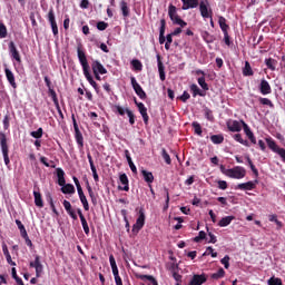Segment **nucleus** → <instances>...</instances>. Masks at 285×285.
<instances>
[{"mask_svg":"<svg viewBox=\"0 0 285 285\" xmlns=\"http://www.w3.org/2000/svg\"><path fill=\"white\" fill-rule=\"evenodd\" d=\"M199 11L203 19H212L213 9L210 8V2H208V0L199 2Z\"/></svg>","mask_w":285,"mask_h":285,"instance_id":"obj_7","label":"nucleus"},{"mask_svg":"<svg viewBox=\"0 0 285 285\" xmlns=\"http://www.w3.org/2000/svg\"><path fill=\"white\" fill-rule=\"evenodd\" d=\"M257 188V180L242 183L236 186V190H255Z\"/></svg>","mask_w":285,"mask_h":285,"instance_id":"obj_19","label":"nucleus"},{"mask_svg":"<svg viewBox=\"0 0 285 285\" xmlns=\"http://www.w3.org/2000/svg\"><path fill=\"white\" fill-rule=\"evenodd\" d=\"M3 129L9 130L10 128V114H7L2 120Z\"/></svg>","mask_w":285,"mask_h":285,"instance_id":"obj_57","label":"nucleus"},{"mask_svg":"<svg viewBox=\"0 0 285 285\" xmlns=\"http://www.w3.org/2000/svg\"><path fill=\"white\" fill-rule=\"evenodd\" d=\"M265 65L268 68V70H272V72H275V70H277V60L273 58L265 59Z\"/></svg>","mask_w":285,"mask_h":285,"instance_id":"obj_34","label":"nucleus"},{"mask_svg":"<svg viewBox=\"0 0 285 285\" xmlns=\"http://www.w3.org/2000/svg\"><path fill=\"white\" fill-rule=\"evenodd\" d=\"M217 184L219 190H226L228 188V183L226 180H218Z\"/></svg>","mask_w":285,"mask_h":285,"instance_id":"obj_62","label":"nucleus"},{"mask_svg":"<svg viewBox=\"0 0 285 285\" xmlns=\"http://www.w3.org/2000/svg\"><path fill=\"white\" fill-rule=\"evenodd\" d=\"M198 85L200 86V88H203V90H209L208 83H206V77L204 76L199 77Z\"/></svg>","mask_w":285,"mask_h":285,"instance_id":"obj_52","label":"nucleus"},{"mask_svg":"<svg viewBox=\"0 0 285 285\" xmlns=\"http://www.w3.org/2000/svg\"><path fill=\"white\" fill-rule=\"evenodd\" d=\"M220 170L223 175H226V177H230V179H244V177H246V169L242 166L226 169L224 165H222Z\"/></svg>","mask_w":285,"mask_h":285,"instance_id":"obj_3","label":"nucleus"},{"mask_svg":"<svg viewBox=\"0 0 285 285\" xmlns=\"http://www.w3.org/2000/svg\"><path fill=\"white\" fill-rule=\"evenodd\" d=\"M157 61H158V71L160 81H166V71L164 67V62H161V56L157 55Z\"/></svg>","mask_w":285,"mask_h":285,"instance_id":"obj_30","label":"nucleus"},{"mask_svg":"<svg viewBox=\"0 0 285 285\" xmlns=\"http://www.w3.org/2000/svg\"><path fill=\"white\" fill-rule=\"evenodd\" d=\"M106 28H108V23H107V22L99 21V22L97 23V29H98V30L104 31V30H106Z\"/></svg>","mask_w":285,"mask_h":285,"instance_id":"obj_64","label":"nucleus"},{"mask_svg":"<svg viewBox=\"0 0 285 285\" xmlns=\"http://www.w3.org/2000/svg\"><path fill=\"white\" fill-rule=\"evenodd\" d=\"M266 144H267L268 148L271 150H273V153L278 154L279 150H282V147L277 146V142H275V140H273V138H266Z\"/></svg>","mask_w":285,"mask_h":285,"instance_id":"obj_32","label":"nucleus"},{"mask_svg":"<svg viewBox=\"0 0 285 285\" xmlns=\"http://www.w3.org/2000/svg\"><path fill=\"white\" fill-rule=\"evenodd\" d=\"M48 21L51 26L53 36L57 37L59 35V27L57 26V20L55 19V10L50 9L48 12Z\"/></svg>","mask_w":285,"mask_h":285,"instance_id":"obj_13","label":"nucleus"},{"mask_svg":"<svg viewBox=\"0 0 285 285\" xmlns=\"http://www.w3.org/2000/svg\"><path fill=\"white\" fill-rule=\"evenodd\" d=\"M202 239H206V232L200 230L198 236H196L194 238V242H196V244H199V242H202Z\"/></svg>","mask_w":285,"mask_h":285,"instance_id":"obj_60","label":"nucleus"},{"mask_svg":"<svg viewBox=\"0 0 285 285\" xmlns=\"http://www.w3.org/2000/svg\"><path fill=\"white\" fill-rule=\"evenodd\" d=\"M161 157L165 160V164H167V166H170V164H173V160L170 159V155L168 154V151H166V148L161 149Z\"/></svg>","mask_w":285,"mask_h":285,"instance_id":"obj_43","label":"nucleus"},{"mask_svg":"<svg viewBox=\"0 0 285 285\" xmlns=\"http://www.w3.org/2000/svg\"><path fill=\"white\" fill-rule=\"evenodd\" d=\"M62 206L65 208V210L67 212V214L69 215V217H71V219H73L75 222H77L78 217H77V210H75L72 208V205L70 204V202L68 200H63L62 202Z\"/></svg>","mask_w":285,"mask_h":285,"instance_id":"obj_17","label":"nucleus"},{"mask_svg":"<svg viewBox=\"0 0 285 285\" xmlns=\"http://www.w3.org/2000/svg\"><path fill=\"white\" fill-rule=\"evenodd\" d=\"M16 225L18 226V229L20 230L21 237L28 235V232L26 230V226H23V223H21V220L16 219Z\"/></svg>","mask_w":285,"mask_h":285,"instance_id":"obj_46","label":"nucleus"},{"mask_svg":"<svg viewBox=\"0 0 285 285\" xmlns=\"http://www.w3.org/2000/svg\"><path fill=\"white\" fill-rule=\"evenodd\" d=\"M8 37V28L3 22H0V39H6Z\"/></svg>","mask_w":285,"mask_h":285,"instance_id":"obj_48","label":"nucleus"},{"mask_svg":"<svg viewBox=\"0 0 285 285\" xmlns=\"http://www.w3.org/2000/svg\"><path fill=\"white\" fill-rule=\"evenodd\" d=\"M126 115L129 118L130 126H135V114L132 112V110L126 108Z\"/></svg>","mask_w":285,"mask_h":285,"instance_id":"obj_53","label":"nucleus"},{"mask_svg":"<svg viewBox=\"0 0 285 285\" xmlns=\"http://www.w3.org/2000/svg\"><path fill=\"white\" fill-rule=\"evenodd\" d=\"M87 158L91 168V173L94 175V180L99 181V174H97V167L95 166V160H92V155L90 153L87 154Z\"/></svg>","mask_w":285,"mask_h":285,"instance_id":"obj_26","label":"nucleus"},{"mask_svg":"<svg viewBox=\"0 0 285 285\" xmlns=\"http://www.w3.org/2000/svg\"><path fill=\"white\" fill-rule=\"evenodd\" d=\"M134 101H135V104H136V106H137V108H138V110H139V112L142 117V121H144L145 126H148V119H149L148 108H146V105H144V102H138L137 98H135Z\"/></svg>","mask_w":285,"mask_h":285,"instance_id":"obj_11","label":"nucleus"},{"mask_svg":"<svg viewBox=\"0 0 285 285\" xmlns=\"http://www.w3.org/2000/svg\"><path fill=\"white\" fill-rule=\"evenodd\" d=\"M168 14H169V19L173 21L175 26H180V28H186V26H188V23L184 21L179 17V14H177V7L170 4L168 8Z\"/></svg>","mask_w":285,"mask_h":285,"instance_id":"obj_5","label":"nucleus"},{"mask_svg":"<svg viewBox=\"0 0 285 285\" xmlns=\"http://www.w3.org/2000/svg\"><path fill=\"white\" fill-rule=\"evenodd\" d=\"M233 220H235V216H226V217H223V218L218 222V226H220V228H226V226H230V224L233 223Z\"/></svg>","mask_w":285,"mask_h":285,"instance_id":"obj_31","label":"nucleus"},{"mask_svg":"<svg viewBox=\"0 0 285 285\" xmlns=\"http://www.w3.org/2000/svg\"><path fill=\"white\" fill-rule=\"evenodd\" d=\"M30 135L33 139H41V137H43V128L40 127L37 131H31Z\"/></svg>","mask_w":285,"mask_h":285,"instance_id":"obj_49","label":"nucleus"},{"mask_svg":"<svg viewBox=\"0 0 285 285\" xmlns=\"http://www.w3.org/2000/svg\"><path fill=\"white\" fill-rule=\"evenodd\" d=\"M40 161L46 166L47 168H57L55 165V161H50L52 165L48 163V158L46 156L40 157Z\"/></svg>","mask_w":285,"mask_h":285,"instance_id":"obj_51","label":"nucleus"},{"mask_svg":"<svg viewBox=\"0 0 285 285\" xmlns=\"http://www.w3.org/2000/svg\"><path fill=\"white\" fill-rule=\"evenodd\" d=\"M218 24L223 33H226L228 30H230V27L228 23H226V18H224V16L218 17Z\"/></svg>","mask_w":285,"mask_h":285,"instance_id":"obj_33","label":"nucleus"},{"mask_svg":"<svg viewBox=\"0 0 285 285\" xmlns=\"http://www.w3.org/2000/svg\"><path fill=\"white\" fill-rule=\"evenodd\" d=\"M191 126L194 128L195 134L198 135L199 137H202V132H203L202 131V125H199V122H197V121H194L191 124Z\"/></svg>","mask_w":285,"mask_h":285,"instance_id":"obj_54","label":"nucleus"},{"mask_svg":"<svg viewBox=\"0 0 285 285\" xmlns=\"http://www.w3.org/2000/svg\"><path fill=\"white\" fill-rule=\"evenodd\" d=\"M73 184H76V188L78 190V197L81 204H88V198H86V194H83V188H81V183H79V178L77 176L72 177Z\"/></svg>","mask_w":285,"mask_h":285,"instance_id":"obj_12","label":"nucleus"},{"mask_svg":"<svg viewBox=\"0 0 285 285\" xmlns=\"http://www.w3.org/2000/svg\"><path fill=\"white\" fill-rule=\"evenodd\" d=\"M77 214L80 217V222H81L85 234L90 235V227L88 226V220H86V216H83V212H81V208L77 209Z\"/></svg>","mask_w":285,"mask_h":285,"instance_id":"obj_22","label":"nucleus"},{"mask_svg":"<svg viewBox=\"0 0 285 285\" xmlns=\"http://www.w3.org/2000/svg\"><path fill=\"white\" fill-rule=\"evenodd\" d=\"M240 124H242L243 130H244L246 137H248L249 141H252L253 144H257V138H255V134H253L248 124H246V121H244V120H242Z\"/></svg>","mask_w":285,"mask_h":285,"instance_id":"obj_18","label":"nucleus"},{"mask_svg":"<svg viewBox=\"0 0 285 285\" xmlns=\"http://www.w3.org/2000/svg\"><path fill=\"white\" fill-rule=\"evenodd\" d=\"M190 90L193 92V97H197V95L199 97H205V94H203L202 89H199V87L195 83L190 86Z\"/></svg>","mask_w":285,"mask_h":285,"instance_id":"obj_42","label":"nucleus"},{"mask_svg":"<svg viewBox=\"0 0 285 285\" xmlns=\"http://www.w3.org/2000/svg\"><path fill=\"white\" fill-rule=\"evenodd\" d=\"M131 86L136 92V95L139 97V99H146L147 95L146 91H144V88H141V85L137 82V79L135 77H131Z\"/></svg>","mask_w":285,"mask_h":285,"instance_id":"obj_10","label":"nucleus"},{"mask_svg":"<svg viewBox=\"0 0 285 285\" xmlns=\"http://www.w3.org/2000/svg\"><path fill=\"white\" fill-rule=\"evenodd\" d=\"M225 275H226V271H224V268H219L218 271H217V273H214V274H212V279H222V277H225Z\"/></svg>","mask_w":285,"mask_h":285,"instance_id":"obj_44","label":"nucleus"},{"mask_svg":"<svg viewBox=\"0 0 285 285\" xmlns=\"http://www.w3.org/2000/svg\"><path fill=\"white\" fill-rule=\"evenodd\" d=\"M91 70L94 73L107 75L108 70L104 68V65L99 60H94L91 63Z\"/></svg>","mask_w":285,"mask_h":285,"instance_id":"obj_15","label":"nucleus"},{"mask_svg":"<svg viewBox=\"0 0 285 285\" xmlns=\"http://www.w3.org/2000/svg\"><path fill=\"white\" fill-rule=\"evenodd\" d=\"M48 92H49V97H51L55 106H58L59 98H57V91H55V89H49Z\"/></svg>","mask_w":285,"mask_h":285,"instance_id":"obj_50","label":"nucleus"},{"mask_svg":"<svg viewBox=\"0 0 285 285\" xmlns=\"http://www.w3.org/2000/svg\"><path fill=\"white\" fill-rule=\"evenodd\" d=\"M268 285H283L282 278L273 276L268 279Z\"/></svg>","mask_w":285,"mask_h":285,"instance_id":"obj_58","label":"nucleus"},{"mask_svg":"<svg viewBox=\"0 0 285 285\" xmlns=\"http://www.w3.org/2000/svg\"><path fill=\"white\" fill-rule=\"evenodd\" d=\"M2 253L10 266H17V263L12 261V256L10 255V250H8V245L6 243H2Z\"/></svg>","mask_w":285,"mask_h":285,"instance_id":"obj_29","label":"nucleus"},{"mask_svg":"<svg viewBox=\"0 0 285 285\" xmlns=\"http://www.w3.org/2000/svg\"><path fill=\"white\" fill-rule=\"evenodd\" d=\"M210 141H213L216 145L224 144V135H222V134L212 135L210 136Z\"/></svg>","mask_w":285,"mask_h":285,"instance_id":"obj_41","label":"nucleus"},{"mask_svg":"<svg viewBox=\"0 0 285 285\" xmlns=\"http://www.w3.org/2000/svg\"><path fill=\"white\" fill-rule=\"evenodd\" d=\"M119 181L122 184V187L119 185L118 190H125V193H128V190H130L128 176L126 174H120Z\"/></svg>","mask_w":285,"mask_h":285,"instance_id":"obj_20","label":"nucleus"},{"mask_svg":"<svg viewBox=\"0 0 285 285\" xmlns=\"http://www.w3.org/2000/svg\"><path fill=\"white\" fill-rule=\"evenodd\" d=\"M204 255H210L212 257H217V252H215V249H213V247H207L206 248V253Z\"/></svg>","mask_w":285,"mask_h":285,"instance_id":"obj_63","label":"nucleus"},{"mask_svg":"<svg viewBox=\"0 0 285 285\" xmlns=\"http://www.w3.org/2000/svg\"><path fill=\"white\" fill-rule=\"evenodd\" d=\"M234 139L235 141H238V144H242L243 146H246V147L250 146L248 140H245L244 138H242V134H235Z\"/></svg>","mask_w":285,"mask_h":285,"instance_id":"obj_45","label":"nucleus"},{"mask_svg":"<svg viewBox=\"0 0 285 285\" xmlns=\"http://www.w3.org/2000/svg\"><path fill=\"white\" fill-rule=\"evenodd\" d=\"M30 268L36 269V277L43 275V264H41V256L36 255L35 261L29 263Z\"/></svg>","mask_w":285,"mask_h":285,"instance_id":"obj_9","label":"nucleus"},{"mask_svg":"<svg viewBox=\"0 0 285 285\" xmlns=\"http://www.w3.org/2000/svg\"><path fill=\"white\" fill-rule=\"evenodd\" d=\"M0 146L2 150V157L4 159V165L10 166V149L8 147V137L6 136V134H3V131H0Z\"/></svg>","mask_w":285,"mask_h":285,"instance_id":"obj_4","label":"nucleus"},{"mask_svg":"<svg viewBox=\"0 0 285 285\" xmlns=\"http://www.w3.org/2000/svg\"><path fill=\"white\" fill-rule=\"evenodd\" d=\"M73 130H75V139L79 146V148H83V135L81 130H79V125L77 124V118H75V114L71 115Z\"/></svg>","mask_w":285,"mask_h":285,"instance_id":"obj_8","label":"nucleus"},{"mask_svg":"<svg viewBox=\"0 0 285 285\" xmlns=\"http://www.w3.org/2000/svg\"><path fill=\"white\" fill-rule=\"evenodd\" d=\"M227 128L230 132H242V128H244V126L242 125V121L232 120L227 122Z\"/></svg>","mask_w":285,"mask_h":285,"instance_id":"obj_21","label":"nucleus"},{"mask_svg":"<svg viewBox=\"0 0 285 285\" xmlns=\"http://www.w3.org/2000/svg\"><path fill=\"white\" fill-rule=\"evenodd\" d=\"M57 177H58V184L61 187V193L63 195H75V185L72 184H66V173L61 168H57Z\"/></svg>","mask_w":285,"mask_h":285,"instance_id":"obj_2","label":"nucleus"},{"mask_svg":"<svg viewBox=\"0 0 285 285\" xmlns=\"http://www.w3.org/2000/svg\"><path fill=\"white\" fill-rule=\"evenodd\" d=\"M9 52L17 63H21V53H19V50L13 41L9 42Z\"/></svg>","mask_w":285,"mask_h":285,"instance_id":"obj_14","label":"nucleus"},{"mask_svg":"<svg viewBox=\"0 0 285 285\" xmlns=\"http://www.w3.org/2000/svg\"><path fill=\"white\" fill-rule=\"evenodd\" d=\"M247 164L252 170V173L255 175V177H259V170H257V167L253 164V160L250 159V156L246 157Z\"/></svg>","mask_w":285,"mask_h":285,"instance_id":"obj_40","label":"nucleus"},{"mask_svg":"<svg viewBox=\"0 0 285 285\" xmlns=\"http://www.w3.org/2000/svg\"><path fill=\"white\" fill-rule=\"evenodd\" d=\"M259 91L263 95H271L273 92V89L271 88V83H268L266 81V79H262L261 80V85H259Z\"/></svg>","mask_w":285,"mask_h":285,"instance_id":"obj_25","label":"nucleus"},{"mask_svg":"<svg viewBox=\"0 0 285 285\" xmlns=\"http://www.w3.org/2000/svg\"><path fill=\"white\" fill-rule=\"evenodd\" d=\"M183 7L181 10H190L199 6V0H181Z\"/></svg>","mask_w":285,"mask_h":285,"instance_id":"obj_27","label":"nucleus"},{"mask_svg":"<svg viewBox=\"0 0 285 285\" xmlns=\"http://www.w3.org/2000/svg\"><path fill=\"white\" fill-rule=\"evenodd\" d=\"M77 55H78L79 63L80 66H82V72L87 81L90 83V86H92L96 92H99V85H97V81H95V79L92 78V75H90V65H88V58L86 57V51H83V46L78 45Z\"/></svg>","mask_w":285,"mask_h":285,"instance_id":"obj_1","label":"nucleus"},{"mask_svg":"<svg viewBox=\"0 0 285 285\" xmlns=\"http://www.w3.org/2000/svg\"><path fill=\"white\" fill-rule=\"evenodd\" d=\"M141 175L147 184H153V181H155V176L153 175V173L142 169Z\"/></svg>","mask_w":285,"mask_h":285,"instance_id":"obj_36","label":"nucleus"},{"mask_svg":"<svg viewBox=\"0 0 285 285\" xmlns=\"http://www.w3.org/2000/svg\"><path fill=\"white\" fill-rule=\"evenodd\" d=\"M137 279H141L142 282H149L148 285H159L157 279L153 275L138 274L136 275Z\"/></svg>","mask_w":285,"mask_h":285,"instance_id":"obj_23","label":"nucleus"},{"mask_svg":"<svg viewBox=\"0 0 285 285\" xmlns=\"http://www.w3.org/2000/svg\"><path fill=\"white\" fill-rule=\"evenodd\" d=\"M202 37L207 43H213V36L208 31H203Z\"/></svg>","mask_w":285,"mask_h":285,"instance_id":"obj_56","label":"nucleus"},{"mask_svg":"<svg viewBox=\"0 0 285 285\" xmlns=\"http://www.w3.org/2000/svg\"><path fill=\"white\" fill-rule=\"evenodd\" d=\"M258 101L259 104H262V106H268L269 108H275V105L268 98H259Z\"/></svg>","mask_w":285,"mask_h":285,"instance_id":"obj_47","label":"nucleus"},{"mask_svg":"<svg viewBox=\"0 0 285 285\" xmlns=\"http://www.w3.org/2000/svg\"><path fill=\"white\" fill-rule=\"evenodd\" d=\"M230 256L226 255L224 258L220 259V264L225 266V268L230 267Z\"/></svg>","mask_w":285,"mask_h":285,"instance_id":"obj_61","label":"nucleus"},{"mask_svg":"<svg viewBox=\"0 0 285 285\" xmlns=\"http://www.w3.org/2000/svg\"><path fill=\"white\" fill-rule=\"evenodd\" d=\"M109 264L111 266L112 275L119 273V268L117 267V261H115V256L112 254L109 256Z\"/></svg>","mask_w":285,"mask_h":285,"instance_id":"obj_39","label":"nucleus"},{"mask_svg":"<svg viewBox=\"0 0 285 285\" xmlns=\"http://www.w3.org/2000/svg\"><path fill=\"white\" fill-rule=\"evenodd\" d=\"M166 20H160V29H159V43L160 46L166 43Z\"/></svg>","mask_w":285,"mask_h":285,"instance_id":"obj_24","label":"nucleus"},{"mask_svg":"<svg viewBox=\"0 0 285 285\" xmlns=\"http://www.w3.org/2000/svg\"><path fill=\"white\" fill-rule=\"evenodd\" d=\"M120 10L122 12V17H130V8L128 7V2H126L125 0L120 2Z\"/></svg>","mask_w":285,"mask_h":285,"instance_id":"obj_37","label":"nucleus"},{"mask_svg":"<svg viewBox=\"0 0 285 285\" xmlns=\"http://www.w3.org/2000/svg\"><path fill=\"white\" fill-rule=\"evenodd\" d=\"M4 75L7 77L8 82L12 88H17V81L14 80V73L8 67L4 68Z\"/></svg>","mask_w":285,"mask_h":285,"instance_id":"obj_28","label":"nucleus"},{"mask_svg":"<svg viewBox=\"0 0 285 285\" xmlns=\"http://www.w3.org/2000/svg\"><path fill=\"white\" fill-rule=\"evenodd\" d=\"M146 224V213L144 212V207H141L138 212V218L136 219V224L132 226V233H139L144 228Z\"/></svg>","mask_w":285,"mask_h":285,"instance_id":"obj_6","label":"nucleus"},{"mask_svg":"<svg viewBox=\"0 0 285 285\" xmlns=\"http://www.w3.org/2000/svg\"><path fill=\"white\" fill-rule=\"evenodd\" d=\"M114 112H118V115H120V117H124V115H126V109H124L119 105H115L114 106Z\"/></svg>","mask_w":285,"mask_h":285,"instance_id":"obj_59","label":"nucleus"},{"mask_svg":"<svg viewBox=\"0 0 285 285\" xmlns=\"http://www.w3.org/2000/svg\"><path fill=\"white\" fill-rule=\"evenodd\" d=\"M244 77H253V67H250V62L245 61V67L243 69Z\"/></svg>","mask_w":285,"mask_h":285,"instance_id":"obj_38","label":"nucleus"},{"mask_svg":"<svg viewBox=\"0 0 285 285\" xmlns=\"http://www.w3.org/2000/svg\"><path fill=\"white\" fill-rule=\"evenodd\" d=\"M131 66L135 70L138 71H141V69L144 68V65H141V61H139L138 59L132 60Z\"/></svg>","mask_w":285,"mask_h":285,"instance_id":"obj_55","label":"nucleus"},{"mask_svg":"<svg viewBox=\"0 0 285 285\" xmlns=\"http://www.w3.org/2000/svg\"><path fill=\"white\" fill-rule=\"evenodd\" d=\"M33 197H35V205H36L38 208H43V198H41V193L35 190V191H33Z\"/></svg>","mask_w":285,"mask_h":285,"instance_id":"obj_35","label":"nucleus"},{"mask_svg":"<svg viewBox=\"0 0 285 285\" xmlns=\"http://www.w3.org/2000/svg\"><path fill=\"white\" fill-rule=\"evenodd\" d=\"M208 281V277H206V274H195L188 285H202L206 284Z\"/></svg>","mask_w":285,"mask_h":285,"instance_id":"obj_16","label":"nucleus"}]
</instances>
